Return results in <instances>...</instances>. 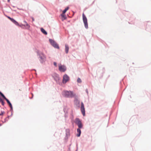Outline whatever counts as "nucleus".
Segmentation results:
<instances>
[{"label": "nucleus", "instance_id": "obj_31", "mask_svg": "<svg viewBox=\"0 0 151 151\" xmlns=\"http://www.w3.org/2000/svg\"><path fill=\"white\" fill-rule=\"evenodd\" d=\"M12 113L11 116H12Z\"/></svg>", "mask_w": 151, "mask_h": 151}, {"label": "nucleus", "instance_id": "obj_6", "mask_svg": "<svg viewBox=\"0 0 151 151\" xmlns=\"http://www.w3.org/2000/svg\"><path fill=\"white\" fill-rule=\"evenodd\" d=\"M59 70L61 72H64L66 70V67L65 65L60 64L59 65Z\"/></svg>", "mask_w": 151, "mask_h": 151}, {"label": "nucleus", "instance_id": "obj_11", "mask_svg": "<svg viewBox=\"0 0 151 151\" xmlns=\"http://www.w3.org/2000/svg\"><path fill=\"white\" fill-rule=\"evenodd\" d=\"M80 129L81 128H78L77 129V132L78 133V134H76V136L77 137H79L81 135V132L80 130Z\"/></svg>", "mask_w": 151, "mask_h": 151}, {"label": "nucleus", "instance_id": "obj_15", "mask_svg": "<svg viewBox=\"0 0 151 151\" xmlns=\"http://www.w3.org/2000/svg\"><path fill=\"white\" fill-rule=\"evenodd\" d=\"M61 16L62 17V20H63L66 19V17L64 14L62 13V14H61Z\"/></svg>", "mask_w": 151, "mask_h": 151}, {"label": "nucleus", "instance_id": "obj_22", "mask_svg": "<svg viewBox=\"0 0 151 151\" xmlns=\"http://www.w3.org/2000/svg\"><path fill=\"white\" fill-rule=\"evenodd\" d=\"M0 95L5 100L7 99V98L5 97V96L2 93L1 94H0Z\"/></svg>", "mask_w": 151, "mask_h": 151}, {"label": "nucleus", "instance_id": "obj_3", "mask_svg": "<svg viewBox=\"0 0 151 151\" xmlns=\"http://www.w3.org/2000/svg\"><path fill=\"white\" fill-rule=\"evenodd\" d=\"M49 41L51 45L54 48L57 49H59L58 45L53 40L50 39Z\"/></svg>", "mask_w": 151, "mask_h": 151}, {"label": "nucleus", "instance_id": "obj_7", "mask_svg": "<svg viewBox=\"0 0 151 151\" xmlns=\"http://www.w3.org/2000/svg\"><path fill=\"white\" fill-rule=\"evenodd\" d=\"M69 79V77L67 75H65L63 78V83H65L68 81Z\"/></svg>", "mask_w": 151, "mask_h": 151}, {"label": "nucleus", "instance_id": "obj_21", "mask_svg": "<svg viewBox=\"0 0 151 151\" xmlns=\"http://www.w3.org/2000/svg\"><path fill=\"white\" fill-rule=\"evenodd\" d=\"M0 95L5 100L7 99V98L5 97V96L2 93L1 94H0Z\"/></svg>", "mask_w": 151, "mask_h": 151}, {"label": "nucleus", "instance_id": "obj_25", "mask_svg": "<svg viewBox=\"0 0 151 151\" xmlns=\"http://www.w3.org/2000/svg\"><path fill=\"white\" fill-rule=\"evenodd\" d=\"M6 17L8 18L9 19H10V20L11 21L12 20V19H13L12 18H11L10 17H9V16H6Z\"/></svg>", "mask_w": 151, "mask_h": 151}, {"label": "nucleus", "instance_id": "obj_23", "mask_svg": "<svg viewBox=\"0 0 151 151\" xmlns=\"http://www.w3.org/2000/svg\"><path fill=\"white\" fill-rule=\"evenodd\" d=\"M9 116H8V117L7 118H5V122H6V121H8V119H9Z\"/></svg>", "mask_w": 151, "mask_h": 151}, {"label": "nucleus", "instance_id": "obj_5", "mask_svg": "<svg viewBox=\"0 0 151 151\" xmlns=\"http://www.w3.org/2000/svg\"><path fill=\"white\" fill-rule=\"evenodd\" d=\"M83 19L85 28L86 29H88V27L87 23V20L86 17L84 15V13H83Z\"/></svg>", "mask_w": 151, "mask_h": 151}, {"label": "nucleus", "instance_id": "obj_2", "mask_svg": "<svg viewBox=\"0 0 151 151\" xmlns=\"http://www.w3.org/2000/svg\"><path fill=\"white\" fill-rule=\"evenodd\" d=\"M37 55L40 63H43L45 62L46 60V57L43 52L38 51L37 52Z\"/></svg>", "mask_w": 151, "mask_h": 151}, {"label": "nucleus", "instance_id": "obj_20", "mask_svg": "<svg viewBox=\"0 0 151 151\" xmlns=\"http://www.w3.org/2000/svg\"><path fill=\"white\" fill-rule=\"evenodd\" d=\"M77 82L78 83H80L82 82V81L81 79L79 78H78L77 79Z\"/></svg>", "mask_w": 151, "mask_h": 151}, {"label": "nucleus", "instance_id": "obj_19", "mask_svg": "<svg viewBox=\"0 0 151 151\" xmlns=\"http://www.w3.org/2000/svg\"><path fill=\"white\" fill-rule=\"evenodd\" d=\"M0 102L1 103L2 105L3 106H4V103L3 101V99L0 97Z\"/></svg>", "mask_w": 151, "mask_h": 151}, {"label": "nucleus", "instance_id": "obj_12", "mask_svg": "<svg viewBox=\"0 0 151 151\" xmlns=\"http://www.w3.org/2000/svg\"><path fill=\"white\" fill-rule=\"evenodd\" d=\"M65 51L66 53L68 54V52L69 47L67 45L65 44Z\"/></svg>", "mask_w": 151, "mask_h": 151}, {"label": "nucleus", "instance_id": "obj_30", "mask_svg": "<svg viewBox=\"0 0 151 151\" xmlns=\"http://www.w3.org/2000/svg\"><path fill=\"white\" fill-rule=\"evenodd\" d=\"M10 0H7L8 2H10Z\"/></svg>", "mask_w": 151, "mask_h": 151}, {"label": "nucleus", "instance_id": "obj_26", "mask_svg": "<svg viewBox=\"0 0 151 151\" xmlns=\"http://www.w3.org/2000/svg\"><path fill=\"white\" fill-rule=\"evenodd\" d=\"M53 65H55V66L57 67V64L56 62H54L53 63Z\"/></svg>", "mask_w": 151, "mask_h": 151}, {"label": "nucleus", "instance_id": "obj_33", "mask_svg": "<svg viewBox=\"0 0 151 151\" xmlns=\"http://www.w3.org/2000/svg\"><path fill=\"white\" fill-rule=\"evenodd\" d=\"M1 126V124H0V126Z\"/></svg>", "mask_w": 151, "mask_h": 151}, {"label": "nucleus", "instance_id": "obj_29", "mask_svg": "<svg viewBox=\"0 0 151 151\" xmlns=\"http://www.w3.org/2000/svg\"><path fill=\"white\" fill-rule=\"evenodd\" d=\"M32 21H34V19L33 18V17H32Z\"/></svg>", "mask_w": 151, "mask_h": 151}, {"label": "nucleus", "instance_id": "obj_13", "mask_svg": "<svg viewBox=\"0 0 151 151\" xmlns=\"http://www.w3.org/2000/svg\"><path fill=\"white\" fill-rule=\"evenodd\" d=\"M54 80L57 82L59 80V76L58 75L56 74L55 76L54 77Z\"/></svg>", "mask_w": 151, "mask_h": 151}, {"label": "nucleus", "instance_id": "obj_16", "mask_svg": "<svg viewBox=\"0 0 151 151\" xmlns=\"http://www.w3.org/2000/svg\"><path fill=\"white\" fill-rule=\"evenodd\" d=\"M11 21L13 23L16 25H18L19 24L18 22L15 20L14 19H13Z\"/></svg>", "mask_w": 151, "mask_h": 151}, {"label": "nucleus", "instance_id": "obj_8", "mask_svg": "<svg viewBox=\"0 0 151 151\" xmlns=\"http://www.w3.org/2000/svg\"><path fill=\"white\" fill-rule=\"evenodd\" d=\"M81 111L83 116L85 115V111L84 106V105L83 102H81Z\"/></svg>", "mask_w": 151, "mask_h": 151}, {"label": "nucleus", "instance_id": "obj_9", "mask_svg": "<svg viewBox=\"0 0 151 151\" xmlns=\"http://www.w3.org/2000/svg\"><path fill=\"white\" fill-rule=\"evenodd\" d=\"M75 105L78 107H80V101L76 98V96L75 97V99L74 101Z\"/></svg>", "mask_w": 151, "mask_h": 151}, {"label": "nucleus", "instance_id": "obj_17", "mask_svg": "<svg viewBox=\"0 0 151 151\" xmlns=\"http://www.w3.org/2000/svg\"><path fill=\"white\" fill-rule=\"evenodd\" d=\"M5 100L7 101V104L9 105L10 107L12 106V105L10 101H9V100L8 99H7Z\"/></svg>", "mask_w": 151, "mask_h": 151}, {"label": "nucleus", "instance_id": "obj_4", "mask_svg": "<svg viewBox=\"0 0 151 151\" xmlns=\"http://www.w3.org/2000/svg\"><path fill=\"white\" fill-rule=\"evenodd\" d=\"M74 122L78 125L79 128H82L83 125L81 121L80 120L79 118H76L74 120Z\"/></svg>", "mask_w": 151, "mask_h": 151}, {"label": "nucleus", "instance_id": "obj_18", "mask_svg": "<svg viewBox=\"0 0 151 151\" xmlns=\"http://www.w3.org/2000/svg\"><path fill=\"white\" fill-rule=\"evenodd\" d=\"M69 9V7L68 6L65 9L63 10V14H65L66 11Z\"/></svg>", "mask_w": 151, "mask_h": 151}, {"label": "nucleus", "instance_id": "obj_27", "mask_svg": "<svg viewBox=\"0 0 151 151\" xmlns=\"http://www.w3.org/2000/svg\"><path fill=\"white\" fill-rule=\"evenodd\" d=\"M4 111H1V113H0V116L4 114Z\"/></svg>", "mask_w": 151, "mask_h": 151}, {"label": "nucleus", "instance_id": "obj_10", "mask_svg": "<svg viewBox=\"0 0 151 151\" xmlns=\"http://www.w3.org/2000/svg\"><path fill=\"white\" fill-rule=\"evenodd\" d=\"M24 22L25 24L23 25V26L25 27L27 29H29V28L30 27V26L27 23V22L25 21H24Z\"/></svg>", "mask_w": 151, "mask_h": 151}, {"label": "nucleus", "instance_id": "obj_1", "mask_svg": "<svg viewBox=\"0 0 151 151\" xmlns=\"http://www.w3.org/2000/svg\"><path fill=\"white\" fill-rule=\"evenodd\" d=\"M62 94L64 97L67 98H72L76 96V93L73 91H63Z\"/></svg>", "mask_w": 151, "mask_h": 151}, {"label": "nucleus", "instance_id": "obj_32", "mask_svg": "<svg viewBox=\"0 0 151 151\" xmlns=\"http://www.w3.org/2000/svg\"><path fill=\"white\" fill-rule=\"evenodd\" d=\"M32 96H33V94H32Z\"/></svg>", "mask_w": 151, "mask_h": 151}, {"label": "nucleus", "instance_id": "obj_14", "mask_svg": "<svg viewBox=\"0 0 151 151\" xmlns=\"http://www.w3.org/2000/svg\"><path fill=\"white\" fill-rule=\"evenodd\" d=\"M40 30L41 32L44 35H47V32L43 28H41L40 29Z\"/></svg>", "mask_w": 151, "mask_h": 151}, {"label": "nucleus", "instance_id": "obj_28", "mask_svg": "<svg viewBox=\"0 0 151 151\" xmlns=\"http://www.w3.org/2000/svg\"><path fill=\"white\" fill-rule=\"evenodd\" d=\"M86 92L87 93V94L88 95V90L87 89H86Z\"/></svg>", "mask_w": 151, "mask_h": 151}, {"label": "nucleus", "instance_id": "obj_24", "mask_svg": "<svg viewBox=\"0 0 151 151\" xmlns=\"http://www.w3.org/2000/svg\"><path fill=\"white\" fill-rule=\"evenodd\" d=\"M10 111L11 112V113H12L13 111V107L12 106L10 107Z\"/></svg>", "mask_w": 151, "mask_h": 151}]
</instances>
